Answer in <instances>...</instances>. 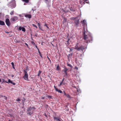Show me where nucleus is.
<instances>
[{"label": "nucleus", "instance_id": "obj_50", "mask_svg": "<svg viewBox=\"0 0 121 121\" xmlns=\"http://www.w3.org/2000/svg\"><path fill=\"white\" fill-rule=\"evenodd\" d=\"M32 10H33V11H34L35 10H33V9H32Z\"/></svg>", "mask_w": 121, "mask_h": 121}, {"label": "nucleus", "instance_id": "obj_5", "mask_svg": "<svg viewBox=\"0 0 121 121\" xmlns=\"http://www.w3.org/2000/svg\"><path fill=\"white\" fill-rule=\"evenodd\" d=\"M27 70H28V69L27 68H26V69L24 70V75L23 77V78H24L25 80H28V74H27Z\"/></svg>", "mask_w": 121, "mask_h": 121}, {"label": "nucleus", "instance_id": "obj_18", "mask_svg": "<svg viewBox=\"0 0 121 121\" xmlns=\"http://www.w3.org/2000/svg\"><path fill=\"white\" fill-rule=\"evenodd\" d=\"M22 1L26 3H28L29 1V0H22Z\"/></svg>", "mask_w": 121, "mask_h": 121}, {"label": "nucleus", "instance_id": "obj_48", "mask_svg": "<svg viewBox=\"0 0 121 121\" xmlns=\"http://www.w3.org/2000/svg\"><path fill=\"white\" fill-rule=\"evenodd\" d=\"M13 66V68L14 69V66Z\"/></svg>", "mask_w": 121, "mask_h": 121}, {"label": "nucleus", "instance_id": "obj_29", "mask_svg": "<svg viewBox=\"0 0 121 121\" xmlns=\"http://www.w3.org/2000/svg\"><path fill=\"white\" fill-rule=\"evenodd\" d=\"M73 48H70V51H72L73 50Z\"/></svg>", "mask_w": 121, "mask_h": 121}, {"label": "nucleus", "instance_id": "obj_16", "mask_svg": "<svg viewBox=\"0 0 121 121\" xmlns=\"http://www.w3.org/2000/svg\"><path fill=\"white\" fill-rule=\"evenodd\" d=\"M44 26H46V27L47 28V29H49V27H48V25H47V24H45L44 25Z\"/></svg>", "mask_w": 121, "mask_h": 121}, {"label": "nucleus", "instance_id": "obj_20", "mask_svg": "<svg viewBox=\"0 0 121 121\" xmlns=\"http://www.w3.org/2000/svg\"><path fill=\"white\" fill-rule=\"evenodd\" d=\"M79 20H77L75 22V23H76L77 25L78 24Z\"/></svg>", "mask_w": 121, "mask_h": 121}, {"label": "nucleus", "instance_id": "obj_52", "mask_svg": "<svg viewBox=\"0 0 121 121\" xmlns=\"http://www.w3.org/2000/svg\"><path fill=\"white\" fill-rule=\"evenodd\" d=\"M61 121H63L62 120H61Z\"/></svg>", "mask_w": 121, "mask_h": 121}, {"label": "nucleus", "instance_id": "obj_36", "mask_svg": "<svg viewBox=\"0 0 121 121\" xmlns=\"http://www.w3.org/2000/svg\"><path fill=\"white\" fill-rule=\"evenodd\" d=\"M41 97L42 99H44L45 98L44 97H43L42 96Z\"/></svg>", "mask_w": 121, "mask_h": 121}, {"label": "nucleus", "instance_id": "obj_53", "mask_svg": "<svg viewBox=\"0 0 121 121\" xmlns=\"http://www.w3.org/2000/svg\"><path fill=\"white\" fill-rule=\"evenodd\" d=\"M9 121H12L10 120Z\"/></svg>", "mask_w": 121, "mask_h": 121}, {"label": "nucleus", "instance_id": "obj_31", "mask_svg": "<svg viewBox=\"0 0 121 121\" xmlns=\"http://www.w3.org/2000/svg\"><path fill=\"white\" fill-rule=\"evenodd\" d=\"M74 69H76L77 70L78 69V68L76 66L75 67Z\"/></svg>", "mask_w": 121, "mask_h": 121}, {"label": "nucleus", "instance_id": "obj_17", "mask_svg": "<svg viewBox=\"0 0 121 121\" xmlns=\"http://www.w3.org/2000/svg\"><path fill=\"white\" fill-rule=\"evenodd\" d=\"M38 26L39 27V28L41 30H42L43 31V30L42 29H41L40 28V24L39 23H38Z\"/></svg>", "mask_w": 121, "mask_h": 121}, {"label": "nucleus", "instance_id": "obj_2", "mask_svg": "<svg viewBox=\"0 0 121 121\" xmlns=\"http://www.w3.org/2000/svg\"><path fill=\"white\" fill-rule=\"evenodd\" d=\"M35 108L34 107H29L27 110V111L28 112V114L30 115H31L35 111Z\"/></svg>", "mask_w": 121, "mask_h": 121}, {"label": "nucleus", "instance_id": "obj_22", "mask_svg": "<svg viewBox=\"0 0 121 121\" xmlns=\"http://www.w3.org/2000/svg\"><path fill=\"white\" fill-rule=\"evenodd\" d=\"M62 82H60V84L59 85H58V86H59V87H60L61 86V85H62V84H62Z\"/></svg>", "mask_w": 121, "mask_h": 121}, {"label": "nucleus", "instance_id": "obj_15", "mask_svg": "<svg viewBox=\"0 0 121 121\" xmlns=\"http://www.w3.org/2000/svg\"><path fill=\"white\" fill-rule=\"evenodd\" d=\"M5 82L6 83H10L12 84V81L11 80H10L9 79L8 80V82H6V81H5Z\"/></svg>", "mask_w": 121, "mask_h": 121}, {"label": "nucleus", "instance_id": "obj_21", "mask_svg": "<svg viewBox=\"0 0 121 121\" xmlns=\"http://www.w3.org/2000/svg\"><path fill=\"white\" fill-rule=\"evenodd\" d=\"M60 67L58 65L56 67V69L57 70H59L60 69Z\"/></svg>", "mask_w": 121, "mask_h": 121}, {"label": "nucleus", "instance_id": "obj_24", "mask_svg": "<svg viewBox=\"0 0 121 121\" xmlns=\"http://www.w3.org/2000/svg\"><path fill=\"white\" fill-rule=\"evenodd\" d=\"M70 10L73 11H74V9H73L72 8H70Z\"/></svg>", "mask_w": 121, "mask_h": 121}, {"label": "nucleus", "instance_id": "obj_49", "mask_svg": "<svg viewBox=\"0 0 121 121\" xmlns=\"http://www.w3.org/2000/svg\"><path fill=\"white\" fill-rule=\"evenodd\" d=\"M1 79H0V82H1Z\"/></svg>", "mask_w": 121, "mask_h": 121}, {"label": "nucleus", "instance_id": "obj_4", "mask_svg": "<svg viewBox=\"0 0 121 121\" xmlns=\"http://www.w3.org/2000/svg\"><path fill=\"white\" fill-rule=\"evenodd\" d=\"M8 5L9 7L12 9L14 8L16 6L15 1L14 0H12V1L9 3Z\"/></svg>", "mask_w": 121, "mask_h": 121}, {"label": "nucleus", "instance_id": "obj_10", "mask_svg": "<svg viewBox=\"0 0 121 121\" xmlns=\"http://www.w3.org/2000/svg\"><path fill=\"white\" fill-rule=\"evenodd\" d=\"M54 89L56 91H57L60 93H62V91H61L58 88H57L55 86H54Z\"/></svg>", "mask_w": 121, "mask_h": 121}, {"label": "nucleus", "instance_id": "obj_6", "mask_svg": "<svg viewBox=\"0 0 121 121\" xmlns=\"http://www.w3.org/2000/svg\"><path fill=\"white\" fill-rule=\"evenodd\" d=\"M53 118L54 121H61L62 120L61 118L59 117H54Z\"/></svg>", "mask_w": 121, "mask_h": 121}, {"label": "nucleus", "instance_id": "obj_39", "mask_svg": "<svg viewBox=\"0 0 121 121\" xmlns=\"http://www.w3.org/2000/svg\"><path fill=\"white\" fill-rule=\"evenodd\" d=\"M25 44L27 46V47H28V45L27 43H25Z\"/></svg>", "mask_w": 121, "mask_h": 121}, {"label": "nucleus", "instance_id": "obj_9", "mask_svg": "<svg viewBox=\"0 0 121 121\" xmlns=\"http://www.w3.org/2000/svg\"><path fill=\"white\" fill-rule=\"evenodd\" d=\"M81 22L83 26H84L85 25H86V26H87V23L86 22V20H84L83 21H82Z\"/></svg>", "mask_w": 121, "mask_h": 121}, {"label": "nucleus", "instance_id": "obj_43", "mask_svg": "<svg viewBox=\"0 0 121 121\" xmlns=\"http://www.w3.org/2000/svg\"><path fill=\"white\" fill-rule=\"evenodd\" d=\"M45 1V2L46 3L48 1V0H44Z\"/></svg>", "mask_w": 121, "mask_h": 121}, {"label": "nucleus", "instance_id": "obj_8", "mask_svg": "<svg viewBox=\"0 0 121 121\" xmlns=\"http://www.w3.org/2000/svg\"><path fill=\"white\" fill-rule=\"evenodd\" d=\"M18 30L20 31L22 30V31L23 32H25L26 31V29L25 28L21 26H20L18 28Z\"/></svg>", "mask_w": 121, "mask_h": 121}, {"label": "nucleus", "instance_id": "obj_38", "mask_svg": "<svg viewBox=\"0 0 121 121\" xmlns=\"http://www.w3.org/2000/svg\"><path fill=\"white\" fill-rule=\"evenodd\" d=\"M17 101H19L20 100V99H17L16 100Z\"/></svg>", "mask_w": 121, "mask_h": 121}, {"label": "nucleus", "instance_id": "obj_54", "mask_svg": "<svg viewBox=\"0 0 121 121\" xmlns=\"http://www.w3.org/2000/svg\"><path fill=\"white\" fill-rule=\"evenodd\" d=\"M1 14V13H0V14Z\"/></svg>", "mask_w": 121, "mask_h": 121}, {"label": "nucleus", "instance_id": "obj_14", "mask_svg": "<svg viewBox=\"0 0 121 121\" xmlns=\"http://www.w3.org/2000/svg\"><path fill=\"white\" fill-rule=\"evenodd\" d=\"M5 24L4 22L2 21H0V25H4Z\"/></svg>", "mask_w": 121, "mask_h": 121}, {"label": "nucleus", "instance_id": "obj_37", "mask_svg": "<svg viewBox=\"0 0 121 121\" xmlns=\"http://www.w3.org/2000/svg\"><path fill=\"white\" fill-rule=\"evenodd\" d=\"M19 16L20 17H23V16H22V15L21 14L19 15Z\"/></svg>", "mask_w": 121, "mask_h": 121}, {"label": "nucleus", "instance_id": "obj_12", "mask_svg": "<svg viewBox=\"0 0 121 121\" xmlns=\"http://www.w3.org/2000/svg\"><path fill=\"white\" fill-rule=\"evenodd\" d=\"M24 16L25 17L29 19L31 17V15L29 14L25 15Z\"/></svg>", "mask_w": 121, "mask_h": 121}, {"label": "nucleus", "instance_id": "obj_46", "mask_svg": "<svg viewBox=\"0 0 121 121\" xmlns=\"http://www.w3.org/2000/svg\"><path fill=\"white\" fill-rule=\"evenodd\" d=\"M3 96L2 95H0V98L1 97V96Z\"/></svg>", "mask_w": 121, "mask_h": 121}, {"label": "nucleus", "instance_id": "obj_26", "mask_svg": "<svg viewBox=\"0 0 121 121\" xmlns=\"http://www.w3.org/2000/svg\"><path fill=\"white\" fill-rule=\"evenodd\" d=\"M32 25L34 27H35L36 28H37V27L36 25H35L34 24H32Z\"/></svg>", "mask_w": 121, "mask_h": 121}, {"label": "nucleus", "instance_id": "obj_33", "mask_svg": "<svg viewBox=\"0 0 121 121\" xmlns=\"http://www.w3.org/2000/svg\"><path fill=\"white\" fill-rule=\"evenodd\" d=\"M48 98L49 99H51V96H50L49 95L48 96Z\"/></svg>", "mask_w": 121, "mask_h": 121}, {"label": "nucleus", "instance_id": "obj_3", "mask_svg": "<svg viewBox=\"0 0 121 121\" xmlns=\"http://www.w3.org/2000/svg\"><path fill=\"white\" fill-rule=\"evenodd\" d=\"M74 48L78 51H82V52H83V50L85 48L82 45L79 46L78 45V43H77L75 46Z\"/></svg>", "mask_w": 121, "mask_h": 121}, {"label": "nucleus", "instance_id": "obj_44", "mask_svg": "<svg viewBox=\"0 0 121 121\" xmlns=\"http://www.w3.org/2000/svg\"><path fill=\"white\" fill-rule=\"evenodd\" d=\"M64 80H65V78H63V79L62 81H64Z\"/></svg>", "mask_w": 121, "mask_h": 121}, {"label": "nucleus", "instance_id": "obj_1", "mask_svg": "<svg viewBox=\"0 0 121 121\" xmlns=\"http://www.w3.org/2000/svg\"><path fill=\"white\" fill-rule=\"evenodd\" d=\"M84 31L83 33V34L84 35V39L85 40V42L87 43H89L91 42L92 40V37L91 35H85V29L84 26L83 28Z\"/></svg>", "mask_w": 121, "mask_h": 121}, {"label": "nucleus", "instance_id": "obj_34", "mask_svg": "<svg viewBox=\"0 0 121 121\" xmlns=\"http://www.w3.org/2000/svg\"><path fill=\"white\" fill-rule=\"evenodd\" d=\"M11 65H12L13 66H14V64L13 63V62H12L11 63Z\"/></svg>", "mask_w": 121, "mask_h": 121}, {"label": "nucleus", "instance_id": "obj_13", "mask_svg": "<svg viewBox=\"0 0 121 121\" xmlns=\"http://www.w3.org/2000/svg\"><path fill=\"white\" fill-rule=\"evenodd\" d=\"M64 69L62 70V71L64 72L65 73H67V71L68 70V69L66 67H64Z\"/></svg>", "mask_w": 121, "mask_h": 121}, {"label": "nucleus", "instance_id": "obj_32", "mask_svg": "<svg viewBox=\"0 0 121 121\" xmlns=\"http://www.w3.org/2000/svg\"><path fill=\"white\" fill-rule=\"evenodd\" d=\"M66 96L68 97V98H69L70 97V96L69 95H68V94H67L66 95Z\"/></svg>", "mask_w": 121, "mask_h": 121}, {"label": "nucleus", "instance_id": "obj_27", "mask_svg": "<svg viewBox=\"0 0 121 121\" xmlns=\"http://www.w3.org/2000/svg\"><path fill=\"white\" fill-rule=\"evenodd\" d=\"M67 66L70 67L71 68L72 67L71 65L70 64H67Z\"/></svg>", "mask_w": 121, "mask_h": 121}, {"label": "nucleus", "instance_id": "obj_25", "mask_svg": "<svg viewBox=\"0 0 121 121\" xmlns=\"http://www.w3.org/2000/svg\"><path fill=\"white\" fill-rule=\"evenodd\" d=\"M13 11H11L10 13V14L11 15H13Z\"/></svg>", "mask_w": 121, "mask_h": 121}, {"label": "nucleus", "instance_id": "obj_41", "mask_svg": "<svg viewBox=\"0 0 121 121\" xmlns=\"http://www.w3.org/2000/svg\"><path fill=\"white\" fill-rule=\"evenodd\" d=\"M5 33H6L7 34H8V33H9V32H7V31H5Z\"/></svg>", "mask_w": 121, "mask_h": 121}, {"label": "nucleus", "instance_id": "obj_35", "mask_svg": "<svg viewBox=\"0 0 121 121\" xmlns=\"http://www.w3.org/2000/svg\"><path fill=\"white\" fill-rule=\"evenodd\" d=\"M12 84L13 85H15V83L13 82H12Z\"/></svg>", "mask_w": 121, "mask_h": 121}, {"label": "nucleus", "instance_id": "obj_23", "mask_svg": "<svg viewBox=\"0 0 121 121\" xmlns=\"http://www.w3.org/2000/svg\"><path fill=\"white\" fill-rule=\"evenodd\" d=\"M41 71H39V72L38 73V76H39L40 74L41 73Z\"/></svg>", "mask_w": 121, "mask_h": 121}, {"label": "nucleus", "instance_id": "obj_45", "mask_svg": "<svg viewBox=\"0 0 121 121\" xmlns=\"http://www.w3.org/2000/svg\"><path fill=\"white\" fill-rule=\"evenodd\" d=\"M11 76L12 77H13L14 76V75L12 74L11 75Z\"/></svg>", "mask_w": 121, "mask_h": 121}, {"label": "nucleus", "instance_id": "obj_40", "mask_svg": "<svg viewBox=\"0 0 121 121\" xmlns=\"http://www.w3.org/2000/svg\"><path fill=\"white\" fill-rule=\"evenodd\" d=\"M65 75L66 76H67V73H65Z\"/></svg>", "mask_w": 121, "mask_h": 121}, {"label": "nucleus", "instance_id": "obj_7", "mask_svg": "<svg viewBox=\"0 0 121 121\" xmlns=\"http://www.w3.org/2000/svg\"><path fill=\"white\" fill-rule=\"evenodd\" d=\"M5 22L6 25L8 26H10V23L9 19H7L5 20Z\"/></svg>", "mask_w": 121, "mask_h": 121}, {"label": "nucleus", "instance_id": "obj_47", "mask_svg": "<svg viewBox=\"0 0 121 121\" xmlns=\"http://www.w3.org/2000/svg\"><path fill=\"white\" fill-rule=\"evenodd\" d=\"M73 87H74V88H76V86H73Z\"/></svg>", "mask_w": 121, "mask_h": 121}, {"label": "nucleus", "instance_id": "obj_42", "mask_svg": "<svg viewBox=\"0 0 121 121\" xmlns=\"http://www.w3.org/2000/svg\"><path fill=\"white\" fill-rule=\"evenodd\" d=\"M85 1L86 2V3H88L87 0H85Z\"/></svg>", "mask_w": 121, "mask_h": 121}, {"label": "nucleus", "instance_id": "obj_30", "mask_svg": "<svg viewBox=\"0 0 121 121\" xmlns=\"http://www.w3.org/2000/svg\"><path fill=\"white\" fill-rule=\"evenodd\" d=\"M78 66L79 67H80L82 66V64L81 63H80L79 65H78Z\"/></svg>", "mask_w": 121, "mask_h": 121}, {"label": "nucleus", "instance_id": "obj_11", "mask_svg": "<svg viewBox=\"0 0 121 121\" xmlns=\"http://www.w3.org/2000/svg\"><path fill=\"white\" fill-rule=\"evenodd\" d=\"M18 19V18L17 17L15 16L14 17H13L11 19V20L12 21H16Z\"/></svg>", "mask_w": 121, "mask_h": 121}, {"label": "nucleus", "instance_id": "obj_19", "mask_svg": "<svg viewBox=\"0 0 121 121\" xmlns=\"http://www.w3.org/2000/svg\"><path fill=\"white\" fill-rule=\"evenodd\" d=\"M77 91H78V92L79 93H81V91L79 89V88H77Z\"/></svg>", "mask_w": 121, "mask_h": 121}, {"label": "nucleus", "instance_id": "obj_51", "mask_svg": "<svg viewBox=\"0 0 121 121\" xmlns=\"http://www.w3.org/2000/svg\"><path fill=\"white\" fill-rule=\"evenodd\" d=\"M49 60H50V61H51V60H50V59H49Z\"/></svg>", "mask_w": 121, "mask_h": 121}, {"label": "nucleus", "instance_id": "obj_28", "mask_svg": "<svg viewBox=\"0 0 121 121\" xmlns=\"http://www.w3.org/2000/svg\"><path fill=\"white\" fill-rule=\"evenodd\" d=\"M61 82H62V83L64 85V84H65V83L64 81H62Z\"/></svg>", "mask_w": 121, "mask_h": 121}]
</instances>
